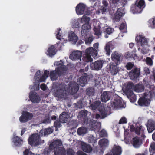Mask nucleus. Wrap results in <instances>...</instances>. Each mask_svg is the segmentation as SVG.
<instances>
[{
  "mask_svg": "<svg viewBox=\"0 0 155 155\" xmlns=\"http://www.w3.org/2000/svg\"><path fill=\"white\" fill-rule=\"evenodd\" d=\"M23 155H35L31 151L28 149H26L23 152Z\"/></svg>",
  "mask_w": 155,
  "mask_h": 155,
  "instance_id": "8fccbe9b",
  "label": "nucleus"
},
{
  "mask_svg": "<svg viewBox=\"0 0 155 155\" xmlns=\"http://www.w3.org/2000/svg\"><path fill=\"white\" fill-rule=\"evenodd\" d=\"M53 130L51 128H48L41 130L39 132L41 136L48 135L53 132Z\"/></svg>",
  "mask_w": 155,
  "mask_h": 155,
  "instance_id": "2f4dec72",
  "label": "nucleus"
},
{
  "mask_svg": "<svg viewBox=\"0 0 155 155\" xmlns=\"http://www.w3.org/2000/svg\"><path fill=\"white\" fill-rule=\"evenodd\" d=\"M88 140L90 143H95L97 142L96 139H95V137L93 136L89 137L88 138Z\"/></svg>",
  "mask_w": 155,
  "mask_h": 155,
  "instance_id": "6e6d98bb",
  "label": "nucleus"
},
{
  "mask_svg": "<svg viewBox=\"0 0 155 155\" xmlns=\"http://www.w3.org/2000/svg\"><path fill=\"white\" fill-rule=\"evenodd\" d=\"M67 68L64 65L58 66L55 69V70L51 71L49 76L52 81L56 80L58 78V76L60 77L62 75H64L66 73Z\"/></svg>",
  "mask_w": 155,
  "mask_h": 155,
  "instance_id": "f03ea898",
  "label": "nucleus"
},
{
  "mask_svg": "<svg viewBox=\"0 0 155 155\" xmlns=\"http://www.w3.org/2000/svg\"><path fill=\"white\" fill-rule=\"evenodd\" d=\"M85 43L87 45L90 44L93 41L92 36L90 35L88 37H86L84 38Z\"/></svg>",
  "mask_w": 155,
  "mask_h": 155,
  "instance_id": "37998d69",
  "label": "nucleus"
},
{
  "mask_svg": "<svg viewBox=\"0 0 155 155\" xmlns=\"http://www.w3.org/2000/svg\"><path fill=\"white\" fill-rule=\"evenodd\" d=\"M146 125L149 133H151L155 130V121L153 120H148Z\"/></svg>",
  "mask_w": 155,
  "mask_h": 155,
  "instance_id": "f3484780",
  "label": "nucleus"
},
{
  "mask_svg": "<svg viewBox=\"0 0 155 155\" xmlns=\"http://www.w3.org/2000/svg\"><path fill=\"white\" fill-rule=\"evenodd\" d=\"M94 93V88L92 87H89L86 90V94L89 97L91 95H93Z\"/></svg>",
  "mask_w": 155,
  "mask_h": 155,
  "instance_id": "79ce46f5",
  "label": "nucleus"
},
{
  "mask_svg": "<svg viewBox=\"0 0 155 155\" xmlns=\"http://www.w3.org/2000/svg\"><path fill=\"white\" fill-rule=\"evenodd\" d=\"M69 84L70 86L69 91L70 94L73 95L77 93L79 89L78 84L76 83H70Z\"/></svg>",
  "mask_w": 155,
  "mask_h": 155,
  "instance_id": "6ab92c4d",
  "label": "nucleus"
},
{
  "mask_svg": "<svg viewBox=\"0 0 155 155\" xmlns=\"http://www.w3.org/2000/svg\"><path fill=\"white\" fill-rule=\"evenodd\" d=\"M87 26H88V24H84L82 26V30L81 33L82 37L83 38H84L87 37L88 33L87 30L91 28L87 27Z\"/></svg>",
  "mask_w": 155,
  "mask_h": 155,
  "instance_id": "a878e982",
  "label": "nucleus"
},
{
  "mask_svg": "<svg viewBox=\"0 0 155 155\" xmlns=\"http://www.w3.org/2000/svg\"><path fill=\"white\" fill-rule=\"evenodd\" d=\"M13 140L14 145L16 146H21L23 142V140L21 137L18 136L14 137Z\"/></svg>",
  "mask_w": 155,
  "mask_h": 155,
  "instance_id": "c85d7f7f",
  "label": "nucleus"
},
{
  "mask_svg": "<svg viewBox=\"0 0 155 155\" xmlns=\"http://www.w3.org/2000/svg\"><path fill=\"white\" fill-rule=\"evenodd\" d=\"M84 124L87 125L89 129L91 130H99L100 129V123L96 122L93 119H89L87 123L85 124Z\"/></svg>",
  "mask_w": 155,
  "mask_h": 155,
  "instance_id": "423d86ee",
  "label": "nucleus"
},
{
  "mask_svg": "<svg viewBox=\"0 0 155 155\" xmlns=\"http://www.w3.org/2000/svg\"><path fill=\"white\" fill-rule=\"evenodd\" d=\"M54 154L55 155H65V152L62 148L58 147L56 148Z\"/></svg>",
  "mask_w": 155,
  "mask_h": 155,
  "instance_id": "c9c22d12",
  "label": "nucleus"
},
{
  "mask_svg": "<svg viewBox=\"0 0 155 155\" xmlns=\"http://www.w3.org/2000/svg\"><path fill=\"white\" fill-rule=\"evenodd\" d=\"M29 96L30 100L33 103H38L41 100L40 97L37 95L36 93L31 92Z\"/></svg>",
  "mask_w": 155,
  "mask_h": 155,
  "instance_id": "a211bd4d",
  "label": "nucleus"
},
{
  "mask_svg": "<svg viewBox=\"0 0 155 155\" xmlns=\"http://www.w3.org/2000/svg\"><path fill=\"white\" fill-rule=\"evenodd\" d=\"M127 123L126 118L124 117H123L120 120L118 124H125Z\"/></svg>",
  "mask_w": 155,
  "mask_h": 155,
  "instance_id": "13d9d810",
  "label": "nucleus"
},
{
  "mask_svg": "<svg viewBox=\"0 0 155 155\" xmlns=\"http://www.w3.org/2000/svg\"><path fill=\"white\" fill-rule=\"evenodd\" d=\"M56 45H51L50 47L47 51L46 54L50 57H52L56 53Z\"/></svg>",
  "mask_w": 155,
  "mask_h": 155,
  "instance_id": "bb28decb",
  "label": "nucleus"
},
{
  "mask_svg": "<svg viewBox=\"0 0 155 155\" xmlns=\"http://www.w3.org/2000/svg\"><path fill=\"white\" fill-rule=\"evenodd\" d=\"M135 85L131 82H128L125 89V94L127 97H130L133 94V90H135Z\"/></svg>",
  "mask_w": 155,
  "mask_h": 155,
  "instance_id": "9b49d317",
  "label": "nucleus"
},
{
  "mask_svg": "<svg viewBox=\"0 0 155 155\" xmlns=\"http://www.w3.org/2000/svg\"><path fill=\"white\" fill-rule=\"evenodd\" d=\"M111 58L112 61L114 62L115 64L119 65L122 61V55L121 54L115 51L112 54Z\"/></svg>",
  "mask_w": 155,
  "mask_h": 155,
  "instance_id": "9d476101",
  "label": "nucleus"
},
{
  "mask_svg": "<svg viewBox=\"0 0 155 155\" xmlns=\"http://www.w3.org/2000/svg\"><path fill=\"white\" fill-rule=\"evenodd\" d=\"M114 30V29L112 28H108L106 29L105 31L107 34L110 35L113 32Z\"/></svg>",
  "mask_w": 155,
  "mask_h": 155,
  "instance_id": "680f3d73",
  "label": "nucleus"
},
{
  "mask_svg": "<svg viewBox=\"0 0 155 155\" xmlns=\"http://www.w3.org/2000/svg\"><path fill=\"white\" fill-rule=\"evenodd\" d=\"M123 9L120 8H118L116 12L114 15V18L118 21L119 20L120 18L123 15Z\"/></svg>",
  "mask_w": 155,
  "mask_h": 155,
  "instance_id": "7c9ffc66",
  "label": "nucleus"
},
{
  "mask_svg": "<svg viewBox=\"0 0 155 155\" xmlns=\"http://www.w3.org/2000/svg\"><path fill=\"white\" fill-rule=\"evenodd\" d=\"M144 73L146 75H147L148 74H150V71L149 69L147 67H145L144 68Z\"/></svg>",
  "mask_w": 155,
  "mask_h": 155,
  "instance_id": "338daca9",
  "label": "nucleus"
},
{
  "mask_svg": "<svg viewBox=\"0 0 155 155\" xmlns=\"http://www.w3.org/2000/svg\"><path fill=\"white\" fill-rule=\"evenodd\" d=\"M101 98L102 102H106L110 98V92L106 91L103 92L101 95Z\"/></svg>",
  "mask_w": 155,
  "mask_h": 155,
  "instance_id": "b1692460",
  "label": "nucleus"
},
{
  "mask_svg": "<svg viewBox=\"0 0 155 155\" xmlns=\"http://www.w3.org/2000/svg\"><path fill=\"white\" fill-rule=\"evenodd\" d=\"M97 54V50L93 47L87 48L85 51V54H84L82 58L83 61H80L81 64L85 66L87 63L92 61L93 58L91 56H96Z\"/></svg>",
  "mask_w": 155,
  "mask_h": 155,
  "instance_id": "f257e3e1",
  "label": "nucleus"
},
{
  "mask_svg": "<svg viewBox=\"0 0 155 155\" xmlns=\"http://www.w3.org/2000/svg\"><path fill=\"white\" fill-rule=\"evenodd\" d=\"M146 63L147 65L152 66L153 64V61L152 59L149 57H147L146 58Z\"/></svg>",
  "mask_w": 155,
  "mask_h": 155,
  "instance_id": "c03bdc74",
  "label": "nucleus"
},
{
  "mask_svg": "<svg viewBox=\"0 0 155 155\" xmlns=\"http://www.w3.org/2000/svg\"><path fill=\"white\" fill-rule=\"evenodd\" d=\"M98 143L101 147H106L108 146L109 142L107 139L103 138L100 140Z\"/></svg>",
  "mask_w": 155,
  "mask_h": 155,
  "instance_id": "c756f323",
  "label": "nucleus"
},
{
  "mask_svg": "<svg viewBox=\"0 0 155 155\" xmlns=\"http://www.w3.org/2000/svg\"><path fill=\"white\" fill-rule=\"evenodd\" d=\"M118 65L114 63H110L109 68L110 70L112 75H114L116 74L119 71V67H118Z\"/></svg>",
  "mask_w": 155,
  "mask_h": 155,
  "instance_id": "412c9836",
  "label": "nucleus"
},
{
  "mask_svg": "<svg viewBox=\"0 0 155 155\" xmlns=\"http://www.w3.org/2000/svg\"><path fill=\"white\" fill-rule=\"evenodd\" d=\"M51 122V120L49 117H45L43 120V123L46 124L50 123Z\"/></svg>",
  "mask_w": 155,
  "mask_h": 155,
  "instance_id": "e2e57ef3",
  "label": "nucleus"
},
{
  "mask_svg": "<svg viewBox=\"0 0 155 155\" xmlns=\"http://www.w3.org/2000/svg\"><path fill=\"white\" fill-rule=\"evenodd\" d=\"M33 116V115L32 113L25 112L22 113V116L20 117L19 120L21 122H26L31 120Z\"/></svg>",
  "mask_w": 155,
  "mask_h": 155,
  "instance_id": "f8f14e48",
  "label": "nucleus"
},
{
  "mask_svg": "<svg viewBox=\"0 0 155 155\" xmlns=\"http://www.w3.org/2000/svg\"><path fill=\"white\" fill-rule=\"evenodd\" d=\"M93 30L96 35L99 36L101 35V32L99 29L94 27V28Z\"/></svg>",
  "mask_w": 155,
  "mask_h": 155,
  "instance_id": "4d7b16f0",
  "label": "nucleus"
},
{
  "mask_svg": "<svg viewBox=\"0 0 155 155\" xmlns=\"http://www.w3.org/2000/svg\"><path fill=\"white\" fill-rule=\"evenodd\" d=\"M53 142L56 147L61 146L62 144V142L60 140H56Z\"/></svg>",
  "mask_w": 155,
  "mask_h": 155,
  "instance_id": "09e8293b",
  "label": "nucleus"
},
{
  "mask_svg": "<svg viewBox=\"0 0 155 155\" xmlns=\"http://www.w3.org/2000/svg\"><path fill=\"white\" fill-rule=\"evenodd\" d=\"M90 20V18L89 17L84 15L81 19V22L82 23H85L84 24H88V26H87V27L91 28V26L89 25V22Z\"/></svg>",
  "mask_w": 155,
  "mask_h": 155,
  "instance_id": "e433bc0d",
  "label": "nucleus"
},
{
  "mask_svg": "<svg viewBox=\"0 0 155 155\" xmlns=\"http://www.w3.org/2000/svg\"><path fill=\"white\" fill-rule=\"evenodd\" d=\"M144 128L142 126H137L135 129V132L138 135L140 134V132L143 133L144 132Z\"/></svg>",
  "mask_w": 155,
  "mask_h": 155,
  "instance_id": "ea45409f",
  "label": "nucleus"
},
{
  "mask_svg": "<svg viewBox=\"0 0 155 155\" xmlns=\"http://www.w3.org/2000/svg\"><path fill=\"white\" fill-rule=\"evenodd\" d=\"M41 74V73L40 70L36 72L34 76V79H35V81L38 80V79H39Z\"/></svg>",
  "mask_w": 155,
  "mask_h": 155,
  "instance_id": "603ef678",
  "label": "nucleus"
},
{
  "mask_svg": "<svg viewBox=\"0 0 155 155\" xmlns=\"http://www.w3.org/2000/svg\"><path fill=\"white\" fill-rule=\"evenodd\" d=\"M55 96L59 98H63L67 95L65 87H59L55 93Z\"/></svg>",
  "mask_w": 155,
  "mask_h": 155,
  "instance_id": "6e6552de",
  "label": "nucleus"
},
{
  "mask_svg": "<svg viewBox=\"0 0 155 155\" xmlns=\"http://www.w3.org/2000/svg\"><path fill=\"white\" fill-rule=\"evenodd\" d=\"M101 102L99 101H97L93 102L90 105L91 109L93 110H95L97 109L100 108L99 107L100 106Z\"/></svg>",
  "mask_w": 155,
  "mask_h": 155,
  "instance_id": "f704fd0d",
  "label": "nucleus"
},
{
  "mask_svg": "<svg viewBox=\"0 0 155 155\" xmlns=\"http://www.w3.org/2000/svg\"><path fill=\"white\" fill-rule=\"evenodd\" d=\"M107 134L106 131L104 130H102L100 132V135L101 137H106Z\"/></svg>",
  "mask_w": 155,
  "mask_h": 155,
  "instance_id": "5fc2aeb1",
  "label": "nucleus"
},
{
  "mask_svg": "<svg viewBox=\"0 0 155 155\" xmlns=\"http://www.w3.org/2000/svg\"><path fill=\"white\" fill-rule=\"evenodd\" d=\"M112 155H121L122 150L121 147L114 145L112 149Z\"/></svg>",
  "mask_w": 155,
  "mask_h": 155,
  "instance_id": "393cba45",
  "label": "nucleus"
},
{
  "mask_svg": "<svg viewBox=\"0 0 155 155\" xmlns=\"http://www.w3.org/2000/svg\"><path fill=\"white\" fill-rule=\"evenodd\" d=\"M126 25L125 23H121L119 27V29L122 31L123 32H125L126 31Z\"/></svg>",
  "mask_w": 155,
  "mask_h": 155,
  "instance_id": "49530a36",
  "label": "nucleus"
},
{
  "mask_svg": "<svg viewBox=\"0 0 155 155\" xmlns=\"http://www.w3.org/2000/svg\"><path fill=\"white\" fill-rule=\"evenodd\" d=\"M135 41L138 43H140L141 46L143 47L148 45V41L146 38L143 35H140L136 37Z\"/></svg>",
  "mask_w": 155,
  "mask_h": 155,
  "instance_id": "ddd939ff",
  "label": "nucleus"
},
{
  "mask_svg": "<svg viewBox=\"0 0 155 155\" xmlns=\"http://www.w3.org/2000/svg\"><path fill=\"white\" fill-rule=\"evenodd\" d=\"M98 110L101 114V119L105 118L108 115V111L104 107H101V109L98 108Z\"/></svg>",
  "mask_w": 155,
  "mask_h": 155,
  "instance_id": "72a5a7b5",
  "label": "nucleus"
},
{
  "mask_svg": "<svg viewBox=\"0 0 155 155\" xmlns=\"http://www.w3.org/2000/svg\"><path fill=\"white\" fill-rule=\"evenodd\" d=\"M86 5L82 3L78 4L76 8V11L78 15L83 14L84 12L85 9L86 8Z\"/></svg>",
  "mask_w": 155,
  "mask_h": 155,
  "instance_id": "aec40b11",
  "label": "nucleus"
},
{
  "mask_svg": "<svg viewBox=\"0 0 155 155\" xmlns=\"http://www.w3.org/2000/svg\"><path fill=\"white\" fill-rule=\"evenodd\" d=\"M111 108L114 109L118 107H123L122 101L121 100L119 99H116L114 100L113 102H111Z\"/></svg>",
  "mask_w": 155,
  "mask_h": 155,
  "instance_id": "2eb2a0df",
  "label": "nucleus"
},
{
  "mask_svg": "<svg viewBox=\"0 0 155 155\" xmlns=\"http://www.w3.org/2000/svg\"><path fill=\"white\" fill-rule=\"evenodd\" d=\"M144 88L142 85L139 84L135 85V91L136 92H141L144 90Z\"/></svg>",
  "mask_w": 155,
  "mask_h": 155,
  "instance_id": "a19ab883",
  "label": "nucleus"
},
{
  "mask_svg": "<svg viewBox=\"0 0 155 155\" xmlns=\"http://www.w3.org/2000/svg\"><path fill=\"white\" fill-rule=\"evenodd\" d=\"M56 47H55V48L58 49V50H60L61 48V47L64 45L63 43L59 42L57 43L56 44Z\"/></svg>",
  "mask_w": 155,
  "mask_h": 155,
  "instance_id": "052dcab7",
  "label": "nucleus"
},
{
  "mask_svg": "<svg viewBox=\"0 0 155 155\" xmlns=\"http://www.w3.org/2000/svg\"><path fill=\"white\" fill-rule=\"evenodd\" d=\"M61 31V29L60 28H59L57 29V31L56 32L57 33L56 38L59 40L61 39L62 38V36L60 34V31Z\"/></svg>",
  "mask_w": 155,
  "mask_h": 155,
  "instance_id": "3c124183",
  "label": "nucleus"
},
{
  "mask_svg": "<svg viewBox=\"0 0 155 155\" xmlns=\"http://www.w3.org/2000/svg\"><path fill=\"white\" fill-rule=\"evenodd\" d=\"M56 147V146L54 144L53 142H52L50 144L49 146V149L50 150H52Z\"/></svg>",
  "mask_w": 155,
  "mask_h": 155,
  "instance_id": "69168bd1",
  "label": "nucleus"
},
{
  "mask_svg": "<svg viewBox=\"0 0 155 155\" xmlns=\"http://www.w3.org/2000/svg\"><path fill=\"white\" fill-rule=\"evenodd\" d=\"M68 115L65 112H62L59 117V121L62 123H67L68 121Z\"/></svg>",
  "mask_w": 155,
  "mask_h": 155,
  "instance_id": "cd10ccee",
  "label": "nucleus"
},
{
  "mask_svg": "<svg viewBox=\"0 0 155 155\" xmlns=\"http://www.w3.org/2000/svg\"><path fill=\"white\" fill-rule=\"evenodd\" d=\"M103 64V61L101 60H97L90 64L91 69L93 70H98L102 68Z\"/></svg>",
  "mask_w": 155,
  "mask_h": 155,
  "instance_id": "4468645a",
  "label": "nucleus"
},
{
  "mask_svg": "<svg viewBox=\"0 0 155 155\" xmlns=\"http://www.w3.org/2000/svg\"><path fill=\"white\" fill-rule=\"evenodd\" d=\"M87 129L84 127H81L78 129L77 133L79 135H83L87 132Z\"/></svg>",
  "mask_w": 155,
  "mask_h": 155,
  "instance_id": "4c0bfd02",
  "label": "nucleus"
},
{
  "mask_svg": "<svg viewBox=\"0 0 155 155\" xmlns=\"http://www.w3.org/2000/svg\"><path fill=\"white\" fill-rule=\"evenodd\" d=\"M68 38L70 41L74 44L76 43L78 40V37L74 32L71 33L68 35Z\"/></svg>",
  "mask_w": 155,
  "mask_h": 155,
  "instance_id": "473e14b6",
  "label": "nucleus"
},
{
  "mask_svg": "<svg viewBox=\"0 0 155 155\" xmlns=\"http://www.w3.org/2000/svg\"><path fill=\"white\" fill-rule=\"evenodd\" d=\"M155 95V93L153 91H150L148 94L145 93L144 95L140 97L138 101V103L141 106H148L150 104L151 99Z\"/></svg>",
  "mask_w": 155,
  "mask_h": 155,
  "instance_id": "7ed1b4c3",
  "label": "nucleus"
},
{
  "mask_svg": "<svg viewBox=\"0 0 155 155\" xmlns=\"http://www.w3.org/2000/svg\"><path fill=\"white\" fill-rule=\"evenodd\" d=\"M105 49L106 51L107 55H109L110 54V45L109 44H107L105 47Z\"/></svg>",
  "mask_w": 155,
  "mask_h": 155,
  "instance_id": "a18cd8bd",
  "label": "nucleus"
},
{
  "mask_svg": "<svg viewBox=\"0 0 155 155\" xmlns=\"http://www.w3.org/2000/svg\"><path fill=\"white\" fill-rule=\"evenodd\" d=\"M88 111L85 110L81 111L78 116V119L84 124L87 123L89 119L87 116Z\"/></svg>",
  "mask_w": 155,
  "mask_h": 155,
  "instance_id": "0eeeda50",
  "label": "nucleus"
},
{
  "mask_svg": "<svg viewBox=\"0 0 155 155\" xmlns=\"http://www.w3.org/2000/svg\"><path fill=\"white\" fill-rule=\"evenodd\" d=\"M82 148L84 152L87 153H90L92 150V147L89 145L85 144L82 146Z\"/></svg>",
  "mask_w": 155,
  "mask_h": 155,
  "instance_id": "58836bf2",
  "label": "nucleus"
},
{
  "mask_svg": "<svg viewBox=\"0 0 155 155\" xmlns=\"http://www.w3.org/2000/svg\"><path fill=\"white\" fill-rule=\"evenodd\" d=\"M134 66V63L133 62H129L127 63L126 67L127 70H130Z\"/></svg>",
  "mask_w": 155,
  "mask_h": 155,
  "instance_id": "de8ad7c7",
  "label": "nucleus"
},
{
  "mask_svg": "<svg viewBox=\"0 0 155 155\" xmlns=\"http://www.w3.org/2000/svg\"><path fill=\"white\" fill-rule=\"evenodd\" d=\"M82 56V52L81 51H73L71 54L70 57L73 60L80 59V61H81V58Z\"/></svg>",
  "mask_w": 155,
  "mask_h": 155,
  "instance_id": "dca6fc26",
  "label": "nucleus"
},
{
  "mask_svg": "<svg viewBox=\"0 0 155 155\" xmlns=\"http://www.w3.org/2000/svg\"><path fill=\"white\" fill-rule=\"evenodd\" d=\"M67 155H74L72 149H69L68 150Z\"/></svg>",
  "mask_w": 155,
  "mask_h": 155,
  "instance_id": "774afa93",
  "label": "nucleus"
},
{
  "mask_svg": "<svg viewBox=\"0 0 155 155\" xmlns=\"http://www.w3.org/2000/svg\"><path fill=\"white\" fill-rule=\"evenodd\" d=\"M46 78L44 75H42L41 77H39V79L36 81H38L40 82H45Z\"/></svg>",
  "mask_w": 155,
  "mask_h": 155,
  "instance_id": "bf43d9fd",
  "label": "nucleus"
},
{
  "mask_svg": "<svg viewBox=\"0 0 155 155\" xmlns=\"http://www.w3.org/2000/svg\"><path fill=\"white\" fill-rule=\"evenodd\" d=\"M146 6L144 0H137L131 7V10L134 14L141 13Z\"/></svg>",
  "mask_w": 155,
  "mask_h": 155,
  "instance_id": "20e7f679",
  "label": "nucleus"
},
{
  "mask_svg": "<svg viewBox=\"0 0 155 155\" xmlns=\"http://www.w3.org/2000/svg\"><path fill=\"white\" fill-rule=\"evenodd\" d=\"M132 143L135 148H139L142 143V139L137 136L135 137L132 139Z\"/></svg>",
  "mask_w": 155,
  "mask_h": 155,
  "instance_id": "4be33fe9",
  "label": "nucleus"
},
{
  "mask_svg": "<svg viewBox=\"0 0 155 155\" xmlns=\"http://www.w3.org/2000/svg\"><path fill=\"white\" fill-rule=\"evenodd\" d=\"M127 97L130 99V101L131 102H134L136 101V95H134V94L132 95H131L130 97Z\"/></svg>",
  "mask_w": 155,
  "mask_h": 155,
  "instance_id": "864d4df0",
  "label": "nucleus"
},
{
  "mask_svg": "<svg viewBox=\"0 0 155 155\" xmlns=\"http://www.w3.org/2000/svg\"><path fill=\"white\" fill-rule=\"evenodd\" d=\"M29 144L31 146H37L44 143V140L40 139V135L38 133L33 134L30 136L28 140Z\"/></svg>",
  "mask_w": 155,
  "mask_h": 155,
  "instance_id": "39448f33",
  "label": "nucleus"
},
{
  "mask_svg": "<svg viewBox=\"0 0 155 155\" xmlns=\"http://www.w3.org/2000/svg\"><path fill=\"white\" fill-rule=\"evenodd\" d=\"M27 46L25 45H21L20 47V51L21 52L25 51L26 49Z\"/></svg>",
  "mask_w": 155,
  "mask_h": 155,
  "instance_id": "0e129e2a",
  "label": "nucleus"
},
{
  "mask_svg": "<svg viewBox=\"0 0 155 155\" xmlns=\"http://www.w3.org/2000/svg\"><path fill=\"white\" fill-rule=\"evenodd\" d=\"M140 71V68H135L130 71L129 74L130 79L132 80H136L139 77Z\"/></svg>",
  "mask_w": 155,
  "mask_h": 155,
  "instance_id": "1a4fd4ad",
  "label": "nucleus"
},
{
  "mask_svg": "<svg viewBox=\"0 0 155 155\" xmlns=\"http://www.w3.org/2000/svg\"><path fill=\"white\" fill-rule=\"evenodd\" d=\"M88 75L86 73H84L80 78L79 80V85L81 86H84L87 83Z\"/></svg>",
  "mask_w": 155,
  "mask_h": 155,
  "instance_id": "5701e85b",
  "label": "nucleus"
}]
</instances>
